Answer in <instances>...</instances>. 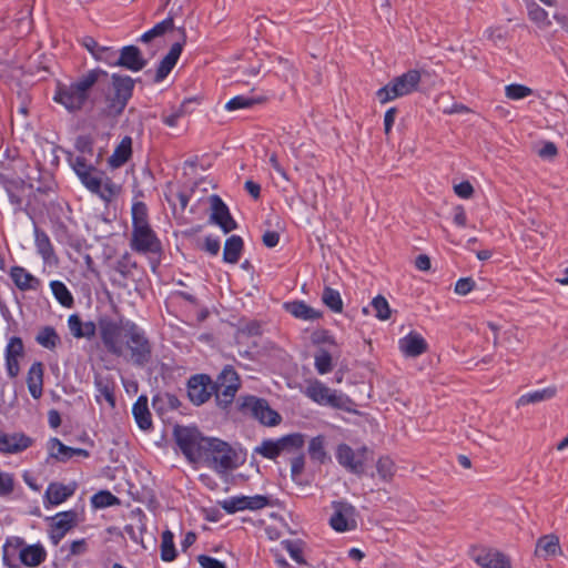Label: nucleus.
Listing matches in <instances>:
<instances>
[{
	"label": "nucleus",
	"mask_w": 568,
	"mask_h": 568,
	"mask_svg": "<svg viewBox=\"0 0 568 568\" xmlns=\"http://www.w3.org/2000/svg\"><path fill=\"white\" fill-rule=\"evenodd\" d=\"M99 336L108 353L123 357L138 367L153 359V345L143 328L130 320L99 318Z\"/></svg>",
	"instance_id": "1"
},
{
	"label": "nucleus",
	"mask_w": 568,
	"mask_h": 568,
	"mask_svg": "<svg viewBox=\"0 0 568 568\" xmlns=\"http://www.w3.org/2000/svg\"><path fill=\"white\" fill-rule=\"evenodd\" d=\"M101 78L106 79L108 73L101 69H93L71 84L59 83L54 101L62 104L70 112L79 111L87 102L89 91L95 83L100 82Z\"/></svg>",
	"instance_id": "2"
},
{
	"label": "nucleus",
	"mask_w": 568,
	"mask_h": 568,
	"mask_svg": "<svg viewBox=\"0 0 568 568\" xmlns=\"http://www.w3.org/2000/svg\"><path fill=\"white\" fill-rule=\"evenodd\" d=\"M173 435L183 455L192 463H199L210 445V438L203 437L195 427L176 425Z\"/></svg>",
	"instance_id": "3"
},
{
	"label": "nucleus",
	"mask_w": 568,
	"mask_h": 568,
	"mask_svg": "<svg viewBox=\"0 0 568 568\" xmlns=\"http://www.w3.org/2000/svg\"><path fill=\"white\" fill-rule=\"evenodd\" d=\"M209 442L210 445L205 447V454L199 463L221 474L236 467V453L226 442L219 438H210Z\"/></svg>",
	"instance_id": "4"
},
{
	"label": "nucleus",
	"mask_w": 568,
	"mask_h": 568,
	"mask_svg": "<svg viewBox=\"0 0 568 568\" xmlns=\"http://www.w3.org/2000/svg\"><path fill=\"white\" fill-rule=\"evenodd\" d=\"M239 410L258 420L267 427L277 426L282 422L281 415L271 408L268 402L253 395L241 396L237 399Z\"/></svg>",
	"instance_id": "5"
},
{
	"label": "nucleus",
	"mask_w": 568,
	"mask_h": 568,
	"mask_svg": "<svg viewBox=\"0 0 568 568\" xmlns=\"http://www.w3.org/2000/svg\"><path fill=\"white\" fill-rule=\"evenodd\" d=\"M113 92L106 97L105 112L108 115H120L132 97L134 80L128 75L112 74Z\"/></svg>",
	"instance_id": "6"
},
{
	"label": "nucleus",
	"mask_w": 568,
	"mask_h": 568,
	"mask_svg": "<svg viewBox=\"0 0 568 568\" xmlns=\"http://www.w3.org/2000/svg\"><path fill=\"white\" fill-rule=\"evenodd\" d=\"M420 82V73L417 70H409L406 73L394 78L387 85L377 92V99L382 104L396 98L407 95L415 91Z\"/></svg>",
	"instance_id": "7"
},
{
	"label": "nucleus",
	"mask_w": 568,
	"mask_h": 568,
	"mask_svg": "<svg viewBox=\"0 0 568 568\" xmlns=\"http://www.w3.org/2000/svg\"><path fill=\"white\" fill-rule=\"evenodd\" d=\"M304 444V435L295 433L283 436L276 440H263L260 446L254 448V454H257L267 459H275L284 452L292 453L294 450L301 449Z\"/></svg>",
	"instance_id": "8"
},
{
	"label": "nucleus",
	"mask_w": 568,
	"mask_h": 568,
	"mask_svg": "<svg viewBox=\"0 0 568 568\" xmlns=\"http://www.w3.org/2000/svg\"><path fill=\"white\" fill-rule=\"evenodd\" d=\"M80 180L88 190L99 195L105 202H111L120 192L119 185L95 169L91 172L81 171Z\"/></svg>",
	"instance_id": "9"
},
{
	"label": "nucleus",
	"mask_w": 568,
	"mask_h": 568,
	"mask_svg": "<svg viewBox=\"0 0 568 568\" xmlns=\"http://www.w3.org/2000/svg\"><path fill=\"white\" fill-rule=\"evenodd\" d=\"M367 453L366 446L353 449L349 445L342 443L336 447L335 457L347 471L361 476L365 471Z\"/></svg>",
	"instance_id": "10"
},
{
	"label": "nucleus",
	"mask_w": 568,
	"mask_h": 568,
	"mask_svg": "<svg viewBox=\"0 0 568 568\" xmlns=\"http://www.w3.org/2000/svg\"><path fill=\"white\" fill-rule=\"evenodd\" d=\"M305 394L315 403L334 408L345 409L351 404V399L347 396L337 394L320 381L311 382L305 389Z\"/></svg>",
	"instance_id": "11"
},
{
	"label": "nucleus",
	"mask_w": 568,
	"mask_h": 568,
	"mask_svg": "<svg viewBox=\"0 0 568 568\" xmlns=\"http://www.w3.org/2000/svg\"><path fill=\"white\" fill-rule=\"evenodd\" d=\"M332 508L334 513L329 518V525L335 531L344 532L356 528V509L353 505L346 501H333Z\"/></svg>",
	"instance_id": "12"
},
{
	"label": "nucleus",
	"mask_w": 568,
	"mask_h": 568,
	"mask_svg": "<svg viewBox=\"0 0 568 568\" xmlns=\"http://www.w3.org/2000/svg\"><path fill=\"white\" fill-rule=\"evenodd\" d=\"M471 558L480 568H513L510 558L494 548L475 547Z\"/></svg>",
	"instance_id": "13"
},
{
	"label": "nucleus",
	"mask_w": 568,
	"mask_h": 568,
	"mask_svg": "<svg viewBox=\"0 0 568 568\" xmlns=\"http://www.w3.org/2000/svg\"><path fill=\"white\" fill-rule=\"evenodd\" d=\"M211 214L210 222L219 225L224 233H230L237 227V223L231 216L229 207L222 199L213 194L209 197Z\"/></svg>",
	"instance_id": "14"
},
{
	"label": "nucleus",
	"mask_w": 568,
	"mask_h": 568,
	"mask_svg": "<svg viewBox=\"0 0 568 568\" xmlns=\"http://www.w3.org/2000/svg\"><path fill=\"white\" fill-rule=\"evenodd\" d=\"M179 31L181 33V38L172 44L168 54L161 60L155 73V82H161L169 75L182 53L183 45L186 42V32L184 28H180Z\"/></svg>",
	"instance_id": "15"
},
{
	"label": "nucleus",
	"mask_w": 568,
	"mask_h": 568,
	"mask_svg": "<svg viewBox=\"0 0 568 568\" xmlns=\"http://www.w3.org/2000/svg\"><path fill=\"white\" fill-rule=\"evenodd\" d=\"M212 381L207 375H195L189 379L187 395L195 405H202L210 399L213 394Z\"/></svg>",
	"instance_id": "16"
},
{
	"label": "nucleus",
	"mask_w": 568,
	"mask_h": 568,
	"mask_svg": "<svg viewBox=\"0 0 568 568\" xmlns=\"http://www.w3.org/2000/svg\"><path fill=\"white\" fill-rule=\"evenodd\" d=\"M77 524V513L73 510L63 511L52 517V525L50 529V539L57 546L65 534L71 530Z\"/></svg>",
	"instance_id": "17"
},
{
	"label": "nucleus",
	"mask_w": 568,
	"mask_h": 568,
	"mask_svg": "<svg viewBox=\"0 0 568 568\" xmlns=\"http://www.w3.org/2000/svg\"><path fill=\"white\" fill-rule=\"evenodd\" d=\"M132 247L136 252H158L160 242L151 230L150 225L135 227L132 232Z\"/></svg>",
	"instance_id": "18"
},
{
	"label": "nucleus",
	"mask_w": 568,
	"mask_h": 568,
	"mask_svg": "<svg viewBox=\"0 0 568 568\" xmlns=\"http://www.w3.org/2000/svg\"><path fill=\"white\" fill-rule=\"evenodd\" d=\"M33 439L23 433L8 434L0 430V453L18 454L29 448Z\"/></svg>",
	"instance_id": "19"
},
{
	"label": "nucleus",
	"mask_w": 568,
	"mask_h": 568,
	"mask_svg": "<svg viewBox=\"0 0 568 568\" xmlns=\"http://www.w3.org/2000/svg\"><path fill=\"white\" fill-rule=\"evenodd\" d=\"M24 354L23 342L20 337L13 336L9 339L6 347V365L8 374L14 378L20 373L19 358Z\"/></svg>",
	"instance_id": "20"
},
{
	"label": "nucleus",
	"mask_w": 568,
	"mask_h": 568,
	"mask_svg": "<svg viewBox=\"0 0 568 568\" xmlns=\"http://www.w3.org/2000/svg\"><path fill=\"white\" fill-rule=\"evenodd\" d=\"M114 65L123 67L130 71H140L146 65V60L142 57L141 51L135 45L123 47L120 55L115 59Z\"/></svg>",
	"instance_id": "21"
},
{
	"label": "nucleus",
	"mask_w": 568,
	"mask_h": 568,
	"mask_svg": "<svg viewBox=\"0 0 568 568\" xmlns=\"http://www.w3.org/2000/svg\"><path fill=\"white\" fill-rule=\"evenodd\" d=\"M534 555L544 560L562 555L559 537L555 534L544 535L538 538Z\"/></svg>",
	"instance_id": "22"
},
{
	"label": "nucleus",
	"mask_w": 568,
	"mask_h": 568,
	"mask_svg": "<svg viewBox=\"0 0 568 568\" xmlns=\"http://www.w3.org/2000/svg\"><path fill=\"white\" fill-rule=\"evenodd\" d=\"M398 344L400 352L407 357H417L428 348L424 337L414 332L400 338Z\"/></svg>",
	"instance_id": "23"
},
{
	"label": "nucleus",
	"mask_w": 568,
	"mask_h": 568,
	"mask_svg": "<svg viewBox=\"0 0 568 568\" xmlns=\"http://www.w3.org/2000/svg\"><path fill=\"white\" fill-rule=\"evenodd\" d=\"M10 277L20 291H37L41 284L38 277L22 266H12Z\"/></svg>",
	"instance_id": "24"
},
{
	"label": "nucleus",
	"mask_w": 568,
	"mask_h": 568,
	"mask_svg": "<svg viewBox=\"0 0 568 568\" xmlns=\"http://www.w3.org/2000/svg\"><path fill=\"white\" fill-rule=\"evenodd\" d=\"M19 558L24 566L37 567L45 560L47 551L40 544L30 545L20 549Z\"/></svg>",
	"instance_id": "25"
},
{
	"label": "nucleus",
	"mask_w": 568,
	"mask_h": 568,
	"mask_svg": "<svg viewBox=\"0 0 568 568\" xmlns=\"http://www.w3.org/2000/svg\"><path fill=\"white\" fill-rule=\"evenodd\" d=\"M69 329L72 335L77 338H91L95 335L97 329L99 331V323L93 322L83 323L79 315L72 314L68 320Z\"/></svg>",
	"instance_id": "26"
},
{
	"label": "nucleus",
	"mask_w": 568,
	"mask_h": 568,
	"mask_svg": "<svg viewBox=\"0 0 568 568\" xmlns=\"http://www.w3.org/2000/svg\"><path fill=\"white\" fill-rule=\"evenodd\" d=\"M27 384L31 396L36 399L42 396L43 365L36 362L31 365L27 376Z\"/></svg>",
	"instance_id": "27"
},
{
	"label": "nucleus",
	"mask_w": 568,
	"mask_h": 568,
	"mask_svg": "<svg viewBox=\"0 0 568 568\" xmlns=\"http://www.w3.org/2000/svg\"><path fill=\"white\" fill-rule=\"evenodd\" d=\"M285 310L296 318L314 321L322 317V312L308 306L303 301H294L285 304Z\"/></svg>",
	"instance_id": "28"
},
{
	"label": "nucleus",
	"mask_w": 568,
	"mask_h": 568,
	"mask_svg": "<svg viewBox=\"0 0 568 568\" xmlns=\"http://www.w3.org/2000/svg\"><path fill=\"white\" fill-rule=\"evenodd\" d=\"M132 413L134 416V419L138 424V426L143 429L148 430L152 427V418L151 413L148 407V397L144 395H141L136 402L134 403L132 407Z\"/></svg>",
	"instance_id": "29"
},
{
	"label": "nucleus",
	"mask_w": 568,
	"mask_h": 568,
	"mask_svg": "<svg viewBox=\"0 0 568 568\" xmlns=\"http://www.w3.org/2000/svg\"><path fill=\"white\" fill-rule=\"evenodd\" d=\"M74 493V487L59 483H51L45 491V499L50 505H60Z\"/></svg>",
	"instance_id": "30"
},
{
	"label": "nucleus",
	"mask_w": 568,
	"mask_h": 568,
	"mask_svg": "<svg viewBox=\"0 0 568 568\" xmlns=\"http://www.w3.org/2000/svg\"><path fill=\"white\" fill-rule=\"evenodd\" d=\"M556 394H557V388L554 386L546 387L544 389L535 390L531 393H527V394L521 395L516 400V407L520 408V407H524V406H527L530 404H536L539 402L548 400V399L554 398L556 396Z\"/></svg>",
	"instance_id": "31"
},
{
	"label": "nucleus",
	"mask_w": 568,
	"mask_h": 568,
	"mask_svg": "<svg viewBox=\"0 0 568 568\" xmlns=\"http://www.w3.org/2000/svg\"><path fill=\"white\" fill-rule=\"evenodd\" d=\"M213 393L215 394V400L217 406H220L223 409H226L234 400V397L239 390V388H235L234 385H226V384H220V383H212Z\"/></svg>",
	"instance_id": "32"
},
{
	"label": "nucleus",
	"mask_w": 568,
	"mask_h": 568,
	"mask_svg": "<svg viewBox=\"0 0 568 568\" xmlns=\"http://www.w3.org/2000/svg\"><path fill=\"white\" fill-rule=\"evenodd\" d=\"M244 247V242L241 236L232 235L225 241L223 250V260L226 263L235 264L239 262Z\"/></svg>",
	"instance_id": "33"
},
{
	"label": "nucleus",
	"mask_w": 568,
	"mask_h": 568,
	"mask_svg": "<svg viewBox=\"0 0 568 568\" xmlns=\"http://www.w3.org/2000/svg\"><path fill=\"white\" fill-rule=\"evenodd\" d=\"M132 154V140L130 136H124L119 145L115 148L113 154L111 155L109 162L113 168L122 166Z\"/></svg>",
	"instance_id": "34"
},
{
	"label": "nucleus",
	"mask_w": 568,
	"mask_h": 568,
	"mask_svg": "<svg viewBox=\"0 0 568 568\" xmlns=\"http://www.w3.org/2000/svg\"><path fill=\"white\" fill-rule=\"evenodd\" d=\"M34 243L37 252L41 255L43 261L50 262L54 256V248L48 234L37 226L34 227Z\"/></svg>",
	"instance_id": "35"
},
{
	"label": "nucleus",
	"mask_w": 568,
	"mask_h": 568,
	"mask_svg": "<svg viewBox=\"0 0 568 568\" xmlns=\"http://www.w3.org/2000/svg\"><path fill=\"white\" fill-rule=\"evenodd\" d=\"M527 14L539 29H547L551 26L548 12L534 1L527 3Z\"/></svg>",
	"instance_id": "36"
},
{
	"label": "nucleus",
	"mask_w": 568,
	"mask_h": 568,
	"mask_svg": "<svg viewBox=\"0 0 568 568\" xmlns=\"http://www.w3.org/2000/svg\"><path fill=\"white\" fill-rule=\"evenodd\" d=\"M24 546V540L21 537L12 536L7 538L2 548L3 564L9 568H16V565L10 562V558L14 557L17 551H20Z\"/></svg>",
	"instance_id": "37"
},
{
	"label": "nucleus",
	"mask_w": 568,
	"mask_h": 568,
	"mask_svg": "<svg viewBox=\"0 0 568 568\" xmlns=\"http://www.w3.org/2000/svg\"><path fill=\"white\" fill-rule=\"evenodd\" d=\"M36 341L42 347L54 349L60 344V337L51 326L42 327L36 336Z\"/></svg>",
	"instance_id": "38"
},
{
	"label": "nucleus",
	"mask_w": 568,
	"mask_h": 568,
	"mask_svg": "<svg viewBox=\"0 0 568 568\" xmlns=\"http://www.w3.org/2000/svg\"><path fill=\"white\" fill-rule=\"evenodd\" d=\"M308 454L313 460H316L321 464L328 459L327 453L325 450V438L323 436L320 435L311 439L308 444Z\"/></svg>",
	"instance_id": "39"
},
{
	"label": "nucleus",
	"mask_w": 568,
	"mask_h": 568,
	"mask_svg": "<svg viewBox=\"0 0 568 568\" xmlns=\"http://www.w3.org/2000/svg\"><path fill=\"white\" fill-rule=\"evenodd\" d=\"M50 287L52 290L54 297L62 306L71 307L73 305V297L68 287L64 285V283L60 281H52L50 283Z\"/></svg>",
	"instance_id": "40"
},
{
	"label": "nucleus",
	"mask_w": 568,
	"mask_h": 568,
	"mask_svg": "<svg viewBox=\"0 0 568 568\" xmlns=\"http://www.w3.org/2000/svg\"><path fill=\"white\" fill-rule=\"evenodd\" d=\"M50 456L52 458H55L60 462H67L71 459V448L67 445H64L60 439L58 438H51L49 440L48 445Z\"/></svg>",
	"instance_id": "41"
},
{
	"label": "nucleus",
	"mask_w": 568,
	"mask_h": 568,
	"mask_svg": "<svg viewBox=\"0 0 568 568\" xmlns=\"http://www.w3.org/2000/svg\"><path fill=\"white\" fill-rule=\"evenodd\" d=\"M265 98H248L244 95H237L232 98L226 104L225 109L227 111H235L240 109H248L256 104L263 103Z\"/></svg>",
	"instance_id": "42"
},
{
	"label": "nucleus",
	"mask_w": 568,
	"mask_h": 568,
	"mask_svg": "<svg viewBox=\"0 0 568 568\" xmlns=\"http://www.w3.org/2000/svg\"><path fill=\"white\" fill-rule=\"evenodd\" d=\"M173 534L170 530L162 532L161 541V559L163 561H172L176 557V550L173 541Z\"/></svg>",
	"instance_id": "43"
},
{
	"label": "nucleus",
	"mask_w": 568,
	"mask_h": 568,
	"mask_svg": "<svg viewBox=\"0 0 568 568\" xmlns=\"http://www.w3.org/2000/svg\"><path fill=\"white\" fill-rule=\"evenodd\" d=\"M322 301L335 313H341L343 311V301L336 290L326 286L322 294Z\"/></svg>",
	"instance_id": "44"
},
{
	"label": "nucleus",
	"mask_w": 568,
	"mask_h": 568,
	"mask_svg": "<svg viewBox=\"0 0 568 568\" xmlns=\"http://www.w3.org/2000/svg\"><path fill=\"white\" fill-rule=\"evenodd\" d=\"M173 28H174L173 18L169 17L165 20L155 24L151 30L143 33L141 37V41L149 42L152 39L164 34L166 31L172 30Z\"/></svg>",
	"instance_id": "45"
},
{
	"label": "nucleus",
	"mask_w": 568,
	"mask_h": 568,
	"mask_svg": "<svg viewBox=\"0 0 568 568\" xmlns=\"http://www.w3.org/2000/svg\"><path fill=\"white\" fill-rule=\"evenodd\" d=\"M376 469L379 478L384 481H390L395 475V463L387 456L378 458Z\"/></svg>",
	"instance_id": "46"
},
{
	"label": "nucleus",
	"mask_w": 568,
	"mask_h": 568,
	"mask_svg": "<svg viewBox=\"0 0 568 568\" xmlns=\"http://www.w3.org/2000/svg\"><path fill=\"white\" fill-rule=\"evenodd\" d=\"M314 358H315L314 365H315V368L318 374L324 375L332 371V368H333L332 356L327 351H325L323 348L318 349L316 352Z\"/></svg>",
	"instance_id": "47"
},
{
	"label": "nucleus",
	"mask_w": 568,
	"mask_h": 568,
	"mask_svg": "<svg viewBox=\"0 0 568 568\" xmlns=\"http://www.w3.org/2000/svg\"><path fill=\"white\" fill-rule=\"evenodd\" d=\"M133 229L148 226V209L143 202H136L132 206Z\"/></svg>",
	"instance_id": "48"
},
{
	"label": "nucleus",
	"mask_w": 568,
	"mask_h": 568,
	"mask_svg": "<svg viewBox=\"0 0 568 568\" xmlns=\"http://www.w3.org/2000/svg\"><path fill=\"white\" fill-rule=\"evenodd\" d=\"M532 94V90L524 84L513 83L505 87V95L510 100H521Z\"/></svg>",
	"instance_id": "49"
},
{
	"label": "nucleus",
	"mask_w": 568,
	"mask_h": 568,
	"mask_svg": "<svg viewBox=\"0 0 568 568\" xmlns=\"http://www.w3.org/2000/svg\"><path fill=\"white\" fill-rule=\"evenodd\" d=\"M372 306L375 310V316L378 320L386 321L390 317L392 311L387 300L384 296L377 295L374 297L372 301Z\"/></svg>",
	"instance_id": "50"
},
{
	"label": "nucleus",
	"mask_w": 568,
	"mask_h": 568,
	"mask_svg": "<svg viewBox=\"0 0 568 568\" xmlns=\"http://www.w3.org/2000/svg\"><path fill=\"white\" fill-rule=\"evenodd\" d=\"M26 184L23 181L9 182L6 186L10 202L17 206L22 204L21 193L24 191Z\"/></svg>",
	"instance_id": "51"
},
{
	"label": "nucleus",
	"mask_w": 568,
	"mask_h": 568,
	"mask_svg": "<svg viewBox=\"0 0 568 568\" xmlns=\"http://www.w3.org/2000/svg\"><path fill=\"white\" fill-rule=\"evenodd\" d=\"M215 382L220 384L223 383L226 385L235 384V388H240L241 386L240 377L232 366H225L223 371L217 375Z\"/></svg>",
	"instance_id": "52"
},
{
	"label": "nucleus",
	"mask_w": 568,
	"mask_h": 568,
	"mask_svg": "<svg viewBox=\"0 0 568 568\" xmlns=\"http://www.w3.org/2000/svg\"><path fill=\"white\" fill-rule=\"evenodd\" d=\"M221 507L229 514L245 510V496H237L225 499L221 503Z\"/></svg>",
	"instance_id": "53"
},
{
	"label": "nucleus",
	"mask_w": 568,
	"mask_h": 568,
	"mask_svg": "<svg viewBox=\"0 0 568 568\" xmlns=\"http://www.w3.org/2000/svg\"><path fill=\"white\" fill-rule=\"evenodd\" d=\"M14 490V478L12 474L0 470V496L7 497Z\"/></svg>",
	"instance_id": "54"
},
{
	"label": "nucleus",
	"mask_w": 568,
	"mask_h": 568,
	"mask_svg": "<svg viewBox=\"0 0 568 568\" xmlns=\"http://www.w3.org/2000/svg\"><path fill=\"white\" fill-rule=\"evenodd\" d=\"M152 404L154 408H159V404H166L171 409H176L180 406V400L175 395L165 393L163 395H156Z\"/></svg>",
	"instance_id": "55"
},
{
	"label": "nucleus",
	"mask_w": 568,
	"mask_h": 568,
	"mask_svg": "<svg viewBox=\"0 0 568 568\" xmlns=\"http://www.w3.org/2000/svg\"><path fill=\"white\" fill-rule=\"evenodd\" d=\"M281 545L297 564L305 562L302 556V549L296 542L292 540H284L281 542Z\"/></svg>",
	"instance_id": "56"
},
{
	"label": "nucleus",
	"mask_w": 568,
	"mask_h": 568,
	"mask_svg": "<svg viewBox=\"0 0 568 568\" xmlns=\"http://www.w3.org/2000/svg\"><path fill=\"white\" fill-rule=\"evenodd\" d=\"M476 286L475 281L471 277H462L455 284V293L462 296L470 293Z\"/></svg>",
	"instance_id": "57"
},
{
	"label": "nucleus",
	"mask_w": 568,
	"mask_h": 568,
	"mask_svg": "<svg viewBox=\"0 0 568 568\" xmlns=\"http://www.w3.org/2000/svg\"><path fill=\"white\" fill-rule=\"evenodd\" d=\"M92 501L98 507H108L114 505L118 499L109 491H101L93 496Z\"/></svg>",
	"instance_id": "58"
},
{
	"label": "nucleus",
	"mask_w": 568,
	"mask_h": 568,
	"mask_svg": "<svg viewBox=\"0 0 568 568\" xmlns=\"http://www.w3.org/2000/svg\"><path fill=\"white\" fill-rule=\"evenodd\" d=\"M305 467V457L303 454H300L292 458L291 460V476L293 480H297V478L302 475Z\"/></svg>",
	"instance_id": "59"
},
{
	"label": "nucleus",
	"mask_w": 568,
	"mask_h": 568,
	"mask_svg": "<svg viewBox=\"0 0 568 568\" xmlns=\"http://www.w3.org/2000/svg\"><path fill=\"white\" fill-rule=\"evenodd\" d=\"M268 504L267 497L262 495L245 496V509L257 510L265 507Z\"/></svg>",
	"instance_id": "60"
},
{
	"label": "nucleus",
	"mask_w": 568,
	"mask_h": 568,
	"mask_svg": "<svg viewBox=\"0 0 568 568\" xmlns=\"http://www.w3.org/2000/svg\"><path fill=\"white\" fill-rule=\"evenodd\" d=\"M94 59L98 61L105 62L110 65H114L115 53L110 48L100 45L97 53L94 54Z\"/></svg>",
	"instance_id": "61"
},
{
	"label": "nucleus",
	"mask_w": 568,
	"mask_h": 568,
	"mask_svg": "<svg viewBox=\"0 0 568 568\" xmlns=\"http://www.w3.org/2000/svg\"><path fill=\"white\" fill-rule=\"evenodd\" d=\"M484 34L489 41L494 43L504 41L506 39V31L501 27H490L485 30Z\"/></svg>",
	"instance_id": "62"
},
{
	"label": "nucleus",
	"mask_w": 568,
	"mask_h": 568,
	"mask_svg": "<svg viewBox=\"0 0 568 568\" xmlns=\"http://www.w3.org/2000/svg\"><path fill=\"white\" fill-rule=\"evenodd\" d=\"M454 191L462 199H470L475 192L474 186L468 181L456 184Z\"/></svg>",
	"instance_id": "63"
},
{
	"label": "nucleus",
	"mask_w": 568,
	"mask_h": 568,
	"mask_svg": "<svg viewBox=\"0 0 568 568\" xmlns=\"http://www.w3.org/2000/svg\"><path fill=\"white\" fill-rule=\"evenodd\" d=\"M197 561L203 568H226L224 562L206 555H200Z\"/></svg>",
	"instance_id": "64"
}]
</instances>
